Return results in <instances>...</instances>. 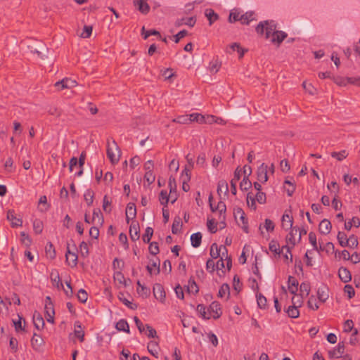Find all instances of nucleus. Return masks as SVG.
<instances>
[{
  "label": "nucleus",
  "instance_id": "nucleus-1",
  "mask_svg": "<svg viewBox=\"0 0 360 360\" xmlns=\"http://www.w3.org/2000/svg\"><path fill=\"white\" fill-rule=\"evenodd\" d=\"M277 24L274 20H264L260 22L256 27L255 30L257 34H263L265 32L266 39L273 37L276 32Z\"/></svg>",
  "mask_w": 360,
  "mask_h": 360
},
{
  "label": "nucleus",
  "instance_id": "nucleus-2",
  "mask_svg": "<svg viewBox=\"0 0 360 360\" xmlns=\"http://www.w3.org/2000/svg\"><path fill=\"white\" fill-rule=\"evenodd\" d=\"M107 156L112 164L118 162L120 157V150L115 140L110 143L109 141L107 143Z\"/></svg>",
  "mask_w": 360,
  "mask_h": 360
},
{
  "label": "nucleus",
  "instance_id": "nucleus-3",
  "mask_svg": "<svg viewBox=\"0 0 360 360\" xmlns=\"http://www.w3.org/2000/svg\"><path fill=\"white\" fill-rule=\"evenodd\" d=\"M66 262L72 267H75L77 264L78 256L75 252H72L70 250V243H67V252L65 254Z\"/></svg>",
  "mask_w": 360,
  "mask_h": 360
},
{
  "label": "nucleus",
  "instance_id": "nucleus-4",
  "mask_svg": "<svg viewBox=\"0 0 360 360\" xmlns=\"http://www.w3.org/2000/svg\"><path fill=\"white\" fill-rule=\"evenodd\" d=\"M345 348L344 342H340L335 349L328 352L329 358H340L345 352Z\"/></svg>",
  "mask_w": 360,
  "mask_h": 360
},
{
  "label": "nucleus",
  "instance_id": "nucleus-5",
  "mask_svg": "<svg viewBox=\"0 0 360 360\" xmlns=\"http://www.w3.org/2000/svg\"><path fill=\"white\" fill-rule=\"evenodd\" d=\"M6 218L9 221H11L12 227H18L22 225V219L16 217L13 210H8Z\"/></svg>",
  "mask_w": 360,
  "mask_h": 360
},
{
  "label": "nucleus",
  "instance_id": "nucleus-6",
  "mask_svg": "<svg viewBox=\"0 0 360 360\" xmlns=\"http://www.w3.org/2000/svg\"><path fill=\"white\" fill-rule=\"evenodd\" d=\"M32 319L33 324L37 330H39L44 328L45 323L41 314L39 311H35L34 312Z\"/></svg>",
  "mask_w": 360,
  "mask_h": 360
},
{
  "label": "nucleus",
  "instance_id": "nucleus-7",
  "mask_svg": "<svg viewBox=\"0 0 360 360\" xmlns=\"http://www.w3.org/2000/svg\"><path fill=\"white\" fill-rule=\"evenodd\" d=\"M256 14L254 11H248L240 16V22L243 25H249L250 22L257 20Z\"/></svg>",
  "mask_w": 360,
  "mask_h": 360
},
{
  "label": "nucleus",
  "instance_id": "nucleus-8",
  "mask_svg": "<svg viewBox=\"0 0 360 360\" xmlns=\"http://www.w3.org/2000/svg\"><path fill=\"white\" fill-rule=\"evenodd\" d=\"M224 252L227 255V249L225 246L221 245L219 248L216 243H213L210 248V256L213 259H217L220 256V252Z\"/></svg>",
  "mask_w": 360,
  "mask_h": 360
},
{
  "label": "nucleus",
  "instance_id": "nucleus-9",
  "mask_svg": "<svg viewBox=\"0 0 360 360\" xmlns=\"http://www.w3.org/2000/svg\"><path fill=\"white\" fill-rule=\"evenodd\" d=\"M257 179L262 183H265L268 181L267 165H266L264 163H262V165L258 168Z\"/></svg>",
  "mask_w": 360,
  "mask_h": 360
},
{
  "label": "nucleus",
  "instance_id": "nucleus-10",
  "mask_svg": "<svg viewBox=\"0 0 360 360\" xmlns=\"http://www.w3.org/2000/svg\"><path fill=\"white\" fill-rule=\"evenodd\" d=\"M134 4L143 14H147L150 11V6L145 0H134Z\"/></svg>",
  "mask_w": 360,
  "mask_h": 360
},
{
  "label": "nucleus",
  "instance_id": "nucleus-11",
  "mask_svg": "<svg viewBox=\"0 0 360 360\" xmlns=\"http://www.w3.org/2000/svg\"><path fill=\"white\" fill-rule=\"evenodd\" d=\"M331 224L329 220L324 219H323L319 226V231L321 234L327 235L331 231Z\"/></svg>",
  "mask_w": 360,
  "mask_h": 360
},
{
  "label": "nucleus",
  "instance_id": "nucleus-12",
  "mask_svg": "<svg viewBox=\"0 0 360 360\" xmlns=\"http://www.w3.org/2000/svg\"><path fill=\"white\" fill-rule=\"evenodd\" d=\"M210 309L211 311L214 314L212 315V317L214 319H219L221 316L222 311H221V309L220 307V304L218 302H217V301L212 302L210 306Z\"/></svg>",
  "mask_w": 360,
  "mask_h": 360
},
{
  "label": "nucleus",
  "instance_id": "nucleus-13",
  "mask_svg": "<svg viewBox=\"0 0 360 360\" xmlns=\"http://www.w3.org/2000/svg\"><path fill=\"white\" fill-rule=\"evenodd\" d=\"M31 345L34 349H38L44 345V341L40 335L34 333L31 339Z\"/></svg>",
  "mask_w": 360,
  "mask_h": 360
},
{
  "label": "nucleus",
  "instance_id": "nucleus-14",
  "mask_svg": "<svg viewBox=\"0 0 360 360\" xmlns=\"http://www.w3.org/2000/svg\"><path fill=\"white\" fill-rule=\"evenodd\" d=\"M129 236L130 238L133 241H136L139 239V226L138 224L132 223L129 228Z\"/></svg>",
  "mask_w": 360,
  "mask_h": 360
},
{
  "label": "nucleus",
  "instance_id": "nucleus-15",
  "mask_svg": "<svg viewBox=\"0 0 360 360\" xmlns=\"http://www.w3.org/2000/svg\"><path fill=\"white\" fill-rule=\"evenodd\" d=\"M230 51H227V52L230 54H231L234 51H237L239 53V58H241L243 57L245 53L247 51L246 49H244L240 47V44L238 43H233L231 45H229Z\"/></svg>",
  "mask_w": 360,
  "mask_h": 360
},
{
  "label": "nucleus",
  "instance_id": "nucleus-16",
  "mask_svg": "<svg viewBox=\"0 0 360 360\" xmlns=\"http://www.w3.org/2000/svg\"><path fill=\"white\" fill-rule=\"evenodd\" d=\"M287 37V34L283 31L276 30L271 38L272 43H277L278 45Z\"/></svg>",
  "mask_w": 360,
  "mask_h": 360
},
{
  "label": "nucleus",
  "instance_id": "nucleus-17",
  "mask_svg": "<svg viewBox=\"0 0 360 360\" xmlns=\"http://www.w3.org/2000/svg\"><path fill=\"white\" fill-rule=\"evenodd\" d=\"M195 22H196V20L193 17H191V18H183L181 19H178L175 22V25L177 27H180L182 25H188L189 27H193L194 25L195 24Z\"/></svg>",
  "mask_w": 360,
  "mask_h": 360
},
{
  "label": "nucleus",
  "instance_id": "nucleus-18",
  "mask_svg": "<svg viewBox=\"0 0 360 360\" xmlns=\"http://www.w3.org/2000/svg\"><path fill=\"white\" fill-rule=\"evenodd\" d=\"M293 224V218L288 214L285 213L282 217V226L283 229L288 230L292 229Z\"/></svg>",
  "mask_w": 360,
  "mask_h": 360
},
{
  "label": "nucleus",
  "instance_id": "nucleus-19",
  "mask_svg": "<svg viewBox=\"0 0 360 360\" xmlns=\"http://www.w3.org/2000/svg\"><path fill=\"white\" fill-rule=\"evenodd\" d=\"M44 310H45L46 316H49L51 314V315L55 314L54 306H53V302L49 296H47L46 297V304H45V307H44Z\"/></svg>",
  "mask_w": 360,
  "mask_h": 360
},
{
  "label": "nucleus",
  "instance_id": "nucleus-20",
  "mask_svg": "<svg viewBox=\"0 0 360 360\" xmlns=\"http://www.w3.org/2000/svg\"><path fill=\"white\" fill-rule=\"evenodd\" d=\"M338 274L340 278L345 283H347L351 280V274L349 270L346 268L341 267L339 269Z\"/></svg>",
  "mask_w": 360,
  "mask_h": 360
},
{
  "label": "nucleus",
  "instance_id": "nucleus-21",
  "mask_svg": "<svg viewBox=\"0 0 360 360\" xmlns=\"http://www.w3.org/2000/svg\"><path fill=\"white\" fill-rule=\"evenodd\" d=\"M236 214L240 215V219L243 224L242 229L243 230L248 233V219L245 217V214L242 209L238 208L236 210Z\"/></svg>",
  "mask_w": 360,
  "mask_h": 360
},
{
  "label": "nucleus",
  "instance_id": "nucleus-22",
  "mask_svg": "<svg viewBox=\"0 0 360 360\" xmlns=\"http://www.w3.org/2000/svg\"><path fill=\"white\" fill-rule=\"evenodd\" d=\"M126 218L134 219L136 216V208L134 203L129 202L126 208Z\"/></svg>",
  "mask_w": 360,
  "mask_h": 360
},
{
  "label": "nucleus",
  "instance_id": "nucleus-23",
  "mask_svg": "<svg viewBox=\"0 0 360 360\" xmlns=\"http://www.w3.org/2000/svg\"><path fill=\"white\" fill-rule=\"evenodd\" d=\"M288 283L289 292H297L299 285L297 280L295 277L290 276Z\"/></svg>",
  "mask_w": 360,
  "mask_h": 360
},
{
  "label": "nucleus",
  "instance_id": "nucleus-24",
  "mask_svg": "<svg viewBox=\"0 0 360 360\" xmlns=\"http://www.w3.org/2000/svg\"><path fill=\"white\" fill-rule=\"evenodd\" d=\"M115 328L118 331H124L127 333H129V326L125 319H120L118 322H117Z\"/></svg>",
  "mask_w": 360,
  "mask_h": 360
},
{
  "label": "nucleus",
  "instance_id": "nucleus-25",
  "mask_svg": "<svg viewBox=\"0 0 360 360\" xmlns=\"http://www.w3.org/2000/svg\"><path fill=\"white\" fill-rule=\"evenodd\" d=\"M319 301L318 300L317 295L312 294L311 296L309 298L307 304L309 308L313 310H317L319 307Z\"/></svg>",
  "mask_w": 360,
  "mask_h": 360
},
{
  "label": "nucleus",
  "instance_id": "nucleus-26",
  "mask_svg": "<svg viewBox=\"0 0 360 360\" xmlns=\"http://www.w3.org/2000/svg\"><path fill=\"white\" fill-rule=\"evenodd\" d=\"M205 16L209 20L210 25H212L214 22L218 20L219 15L217 14L213 9L208 8L205 10Z\"/></svg>",
  "mask_w": 360,
  "mask_h": 360
},
{
  "label": "nucleus",
  "instance_id": "nucleus-27",
  "mask_svg": "<svg viewBox=\"0 0 360 360\" xmlns=\"http://www.w3.org/2000/svg\"><path fill=\"white\" fill-rule=\"evenodd\" d=\"M51 278L53 285L57 288L58 290H60V287H61V288L64 290L65 292H68V291L63 288V285L62 283L60 282L59 276L57 273L56 274L51 273Z\"/></svg>",
  "mask_w": 360,
  "mask_h": 360
},
{
  "label": "nucleus",
  "instance_id": "nucleus-28",
  "mask_svg": "<svg viewBox=\"0 0 360 360\" xmlns=\"http://www.w3.org/2000/svg\"><path fill=\"white\" fill-rule=\"evenodd\" d=\"M356 228L360 226V219L357 217H353L351 221L345 223V229L347 231H350L352 226Z\"/></svg>",
  "mask_w": 360,
  "mask_h": 360
},
{
  "label": "nucleus",
  "instance_id": "nucleus-29",
  "mask_svg": "<svg viewBox=\"0 0 360 360\" xmlns=\"http://www.w3.org/2000/svg\"><path fill=\"white\" fill-rule=\"evenodd\" d=\"M191 245L194 248H198L201 244L202 234L200 232L195 233L191 236Z\"/></svg>",
  "mask_w": 360,
  "mask_h": 360
},
{
  "label": "nucleus",
  "instance_id": "nucleus-30",
  "mask_svg": "<svg viewBox=\"0 0 360 360\" xmlns=\"http://www.w3.org/2000/svg\"><path fill=\"white\" fill-rule=\"evenodd\" d=\"M182 226L181 219L179 217L174 218L172 226V232L173 234H177L179 233L180 229Z\"/></svg>",
  "mask_w": 360,
  "mask_h": 360
},
{
  "label": "nucleus",
  "instance_id": "nucleus-31",
  "mask_svg": "<svg viewBox=\"0 0 360 360\" xmlns=\"http://www.w3.org/2000/svg\"><path fill=\"white\" fill-rule=\"evenodd\" d=\"M186 287V292H198L199 288L196 284L194 279L190 278L188 281V284L185 285Z\"/></svg>",
  "mask_w": 360,
  "mask_h": 360
},
{
  "label": "nucleus",
  "instance_id": "nucleus-32",
  "mask_svg": "<svg viewBox=\"0 0 360 360\" xmlns=\"http://www.w3.org/2000/svg\"><path fill=\"white\" fill-rule=\"evenodd\" d=\"M298 231L297 229L292 227L290 232L286 236V241L292 245V248L295 245V235L297 233Z\"/></svg>",
  "mask_w": 360,
  "mask_h": 360
},
{
  "label": "nucleus",
  "instance_id": "nucleus-33",
  "mask_svg": "<svg viewBox=\"0 0 360 360\" xmlns=\"http://www.w3.org/2000/svg\"><path fill=\"white\" fill-rule=\"evenodd\" d=\"M147 349H148V352L150 354H152L153 356H155L156 358L158 357V344L156 342L150 341L148 344Z\"/></svg>",
  "mask_w": 360,
  "mask_h": 360
},
{
  "label": "nucleus",
  "instance_id": "nucleus-34",
  "mask_svg": "<svg viewBox=\"0 0 360 360\" xmlns=\"http://www.w3.org/2000/svg\"><path fill=\"white\" fill-rule=\"evenodd\" d=\"M257 297V302L258 304V307L260 309H265L267 308V300L266 298L263 295V294H256Z\"/></svg>",
  "mask_w": 360,
  "mask_h": 360
},
{
  "label": "nucleus",
  "instance_id": "nucleus-35",
  "mask_svg": "<svg viewBox=\"0 0 360 360\" xmlns=\"http://www.w3.org/2000/svg\"><path fill=\"white\" fill-rule=\"evenodd\" d=\"M291 300L292 306L300 307L302 306V304L303 302V294H293V296L292 297Z\"/></svg>",
  "mask_w": 360,
  "mask_h": 360
},
{
  "label": "nucleus",
  "instance_id": "nucleus-36",
  "mask_svg": "<svg viewBox=\"0 0 360 360\" xmlns=\"http://www.w3.org/2000/svg\"><path fill=\"white\" fill-rule=\"evenodd\" d=\"M84 200L86 202L88 206L93 204L94 198V192L91 189H88L84 194Z\"/></svg>",
  "mask_w": 360,
  "mask_h": 360
},
{
  "label": "nucleus",
  "instance_id": "nucleus-37",
  "mask_svg": "<svg viewBox=\"0 0 360 360\" xmlns=\"http://www.w3.org/2000/svg\"><path fill=\"white\" fill-rule=\"evenodd\" d=\"M297 308L298 307L290 305L286 309L285 311L289 317L297 318L300 315V312Z\"/></svg>",
  "mask_w": 360,
  "mask_h": 360
},
{
  "label": "nucleus",
  "instance_id": "nucleus-38",
  "mask_svg": "<svg viewBox=\"0 0 360 360\" xmlns=\"http://www.w3.org/2000/svg\"><path fill=\"white\" fill-rule=\"evenodd\" d=\"M269 248L270 251L275 253L276 255H280L281 253V250L280 249V245L276 240H272L269 243Z\"/></svg>",
  "mask_w": 360,
  "mask_h": 360
},
{
  "label": "nucleus",
  "instance_id": "nucleus-39",
  "mask_svg": "<svg viewBox=\"0 0 360 360\" xmlns=\"http://www.w3.org/2000/svg\"><path fill=\"white\" fill-rule=\"evenodd\" d=\"M221 65V63L218 59L214 60L210 63L209 70L211 72L217 73Z\"/></svg>",
  "mask_w": 360,
  "mask_h": 360
},
{
  "label": "nucleus",
  "instance_id": "nucleus-40",
  "mask_svg": "<svg viewBox=\"0 0 360 360\" xmlns=\"http://www.w3.org/2000/svg\"><path fill=\"white\" fill-rule=\"evenodd\" d=\"M190 115V123L192 122H196L200 124L205 122V116L200 113H192Z\"/></svg>",
  "mask_w": 360,
  "mask_h": 360
},
{
  "label": "nucleus",
  "instance_id": "nucleus-41",
  "mask_svg": "<svg viewBox=\"0 0 360 360\" xmlns=\"http://www.w3.org/2000/svg\"><path fill=\"white\" fill-rule=\"evenodd\" d=\"M224 191L225 194H227L229 192V186L226 181L222 179L218 182L217 185V193L220 195V193Z\"/></svg>",
  "mask_w": 360,
  "mask_h": 360
},
{
  "label": "nucleus",
  "instance_id": "nucleus-42",
  "mask_svg": "<svg viewBox=\"0 0 360 360\" xmlns=\"http://www.w3.org/2000/svg\"><path fill=\"white\" fill-rule=\"evenodd\" d=\"M309 243L312 245L314 250H317V251L323 250L321 247H320L319 249L318 248L317 243H316V236L315 233L311 231L309 233Z\"/></svg>",
  "mask_w": 360,
  "mask_h": 360
},
{
  "label": "nucleus",
  "instance_id": "nucleus-43",
  "mask_svg": "<svg viewBox=\"0 0 360 360\" xmlns=\"http://www.w3.org/2000/svg\"><path fill=\"white\" fill-rule=\"evenodd\" d=\"M252 187V183L248 176H244L242 181L240 183V188L242 191H248Z\"/></svg>",
  "mask_w": 360,
  "mask_h": 360
},
{
  "label": "nucleus",
  "instance_id": "nucleus-44",
  "mask_svg": "<svg viewBox=\"0 0 360 360\" xmlns=\"http://www.w3.org/2000/svg\"><path fill=\"white\" fill-rule=\"evenodd\" d=\"M359 245L358 238L354 235H351L347 238V243L346 244V247H349L350 248H356Z\"/></svg>",
  "mask_w": 360,
  "mask_h": 360
},
{
  "label": "nucleus",
  "instance_id": "nucleus-45",
  "mask_svg": "<svg viewBox=\"0 0 360 360\" xmlns=\"http://www.w3.org/2000/svg\"><path fill=\"white\" fill-rule=\"evenodd\" d=\"M118 298L123 304L127 306L129 309H136L137 308V304H133L128 299L124 297V294H119Z\"/></svg>",
  "mask_w": 360,
  "mask_h": 360
},
{
  "label": "nucleus",
  "instance_id": "nucleus-46",
  "mask_svg": "<svg viewBox=\"0 0 360 360\" xmlns=\"http://www.w3.org/2000/svg\"><path fill=\"white\" fill-rule=\"evenodd\" d=\"M75 327L80 328V330H75V335L79 339V340L82 342L84 340V332L82 330L80 323L79 322H76L75 323Z\"/></svg>",
  "mask_w": 360,
  "mask_h": 360
},
{
  "label": "nucleus",
  "instance_id": "nucleus-47",
  "mask_svg": "<svg viewBox=\"0 0 360 360\" xmlns=\"http://www.w3.org/2000/svg\"><path fill=\"white\" fill-rule=\"evenodd\" d=\"M337 238L340 246L346 247L348 238L345 232L339 231L337 236Z\"/></svg>",
  "mask_w": 360,
  "mask_h": 360
},
{
  "label": "nucleus",
  "instance_id": "nucleus-48",
  "mask_svg": "<svg viewBox=\"0 0 360 360\" xmlns=\"http://www.w3.org/2000/svg\"><path fill=\"white\" fill-rule=\"evenodd\" d=\"M242 14L240 13V12L233 10L230 12L229 17V22L232 23L235 22L236 21L240 22V16Z\"/></svg>",
  "mask_w": 360,
  "mask_h": 360
},
{
  "label": "nucleus",
  "instance_id": "nucleus-49",
  "mask_svg": "<svg viewBox=\"0 0 360 360\" xmlns=\"http://www.w3.org/2000/svg\"><path fill=\"white\" fill-rule=\"evenodd\" d=\"M153 229L151 227H147L145 233L142 236V240L144 243H148L153 236Z\"/></svg>",
  "mask_w": 360,
  "mask_h": 360
},
{
  "label": "nucleus",
  "instance_id": "nucleus-50",
  "mask_svg": "<svg viewBox=\"0 0 360 360\" xmlns=\"http://www.w3.org/2000/svg\"><path fill=\"white\" fill-rule=\"evenodd\" d=\"M348 155V153L345 150H342L340 152H332L331 157L336 158L338 161H342L345 159Z\"/></svg>",
  "mask_w": 360,
  "mask_h": 360
},
{
  "label": "nucleus",
  "instance_id": "nucleus-51",
  "mask_svg": "<svg viewBox=\"0 0 360 360\" xmlns=\"http://www.w3.org/2000/svg\"><path fill=\"white\" fill-rule=\"evenodd\" d=\"M46 256L51 259H53L56 257V251L51 242L48 243L46 246Z\"/></svg>",
  "mask_w": 360,
  "mask_h": 360
},
{
  "label": "nucleus",
  "instance_id": "nucleus-52",
  "mask_svg": "<svg viewBox=\"0 0 360 360\" xmlns=\"http://www.w3.org/2000/svg\"><path fill=\"white\" fill-rule=\"evenodd\" d=\"M292 247H289L288 245H284L282 247L281 252H283V250H285V253L283 255V257L286 261L290 259V262H292V255L291 253Z\"/></svg>",
  "mask_w": 360,
  "mask_h": 360
},
{
  "label": "nucleus",
  "instance_id": "nucleus-53",
  "mask_svg": "<svg viewBox=\"0 0 360 360\" xmlns=\"http://www.w3.org/2000/svg\"><path fill=\"white\" fill-rule=\"evenodd\" d=\"M169 197L167 192L165 190L161 191L159 196V200L161 205H167L169 201Z\"/></svg>",
  "mask_w": 360,
  "mask_h": 360
},
{
  "label": "nucleus",
  "instance_id": "nucleus-54",
  "mask_svg": "<svg viewBox=\"0 0 360 360\" xmlns=\"http://www.w3.org/2000/svg\"><path fill=\"white\" fill-rule=\"evenodd\" d=\"M233 288L236 292H239L242 290V283L238 275H235L233 279Z\"/></svg>",
  "mask_w": 360,
  "mask_h": 360
},
{
  "label": "nucleus",
  "instance_id": "nucleus-55",
  "mask_svg": "<svg viewBox=\"0 0 360 360\" xmlns=\"http://www.w3.org/2000/svg\"><path fill=\"white\" fill-rule=\"evenodd\" d=\"M215 210H217L220 214V217L222 216V219H225V212H226V205L224 202L219 201L217 204V206L215 207Z\"/></svg>",
  "mask_w": 360,
  "mask_h": 360
},
{
  "label": "nucleus",
  "instance_id": "nucleus-56",
  "mask_svg": "<svg viewBox=\"0 0 360 360\" xmlns=\"http://www.w3.org/2000/svg\"><path fill=\"white\" fill-rule=\"evenodd\" d=\"M33 229L37 234H39L43 231V223L39 219H35L33 222Z\"/></svg>",
  "mask_w": 360,
  "mask_h": 360
},
{
  "label": "nucleus",
  "instance_id": "nucleus-57",
  "mask_svg": "<svg viewBox=\"0 0 360 360\" xmlns=\"http://www.w3.org/2000/svg\"><path fill=\"white\" fill-rule=\"evenodd\" d=\"M142 35H143V38L146 39L150 35H156V36H160V32L155 30H150L146 31L145 27H143L142 30Z\"/></svg>",
  "mask_w": 360,
  "mask_h": 360
},
{
  "label": "nucleus",
  "instance_id": "nucleus-58",
  "mask_svg": "<svg viewBox=\"0 0 360 360\" xmlns=\"http://www.w3.org/2000/svg\"><path fill=\"white\" fill-rule=\"evenodd\" d=\"M103 209L107 212L110 213L111 212V201L108 200V196L105 195L103 200Z\"/></svg>",
  "mask_w": 360,
  "mask_h": 360
},
{
  "label": "nucleus",
  "instance_id": "nucleus-59",
  "mask_svg": "<svg viewBox=\"0 0 360 360\" xmlns=\"http://www.w3.org/2000/svg\"><path fill=\"white\" fill-rule=\"evenodd\" d=\"M92 26L91 25H84L83 28V32L81 33L80 37L82 38H89L92 33Z\"/></svg>",
  "mask_w": 360,
  "mask_h": 360
},
{
  "label": "nucleus",
  "instance_id": "nucleus-60",
  "mask_svg": "<svg viewBox=\"0 0 360 360\" xmlns=\"http://www.w3.org/2000/svg\"><path fill=\"white\" fill-rule=\"evenodd\" d=\"M79 250L81 255L86 257L89 255V248L86 243L82 241L79 245Z\"/></svg>",
  "mask_w": 360,
  "mask_h": 360
},
{
  "label": "nucleus",
  "instance_id": "nucleus-61",
  "mask_svg": "<svg viewBox=\"0 0 360 360\" xmlns=\"http://www.w3.org/2000/svg\"><path fill=\"white\" fill-rule=\"evenodd\" d=\"M174 122L179 124H188L190 123V115H181L173 120Z\"/></svg>",
  "mask_w": 360,
  "mask_h": 360
},
{
  "label": "nucleus",
  "instance_id": "nucleus-62",
  "mask_svg": "<svg viewBox=\"0 0 360 360\" xmlns=\"http://www.w3.org/2000/svg\"><path fill=\"white\" fill-rule=\"evenodd\" d=\"M207 229L212 233H214L217 231V223L214 219H208L207 223Z\"/></svg>",
  "mask_w": 360,
  "mask_h": 360
},
{
  "label": "nucleus",
  "instance_id": "nucleus-63",
  "mask_svg": "<svg viewBox=\"0 0 360 360\" xmlns=\"http://www.w3.org/2000/svg\"><path fill=\"white\" fill-rule=\"evenodd\" d=\"M248 286L255 292L259 290V285L255 278H250L248 281Z\"/></svg>",
  "mask_w": 360,
  "mask_h": 360
},
{
  "label": "nucleus",
  "instance_id": "nucleus-64",
  "mask_svg": "<svg viewBox=\"0 0 360 360\" xmlns=\"http://www.w3.org/2000/svg\"><path fill=\"white\" fill-rule=\"evenodd\" d=\"M149 252L153 255H156L159 253V246L158 243L156 242H152L150 243L149 248H148Z\"/></svg>",
  "mask_w": 360,
  "mask_h": 360
}]
</instances>
